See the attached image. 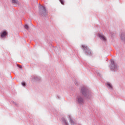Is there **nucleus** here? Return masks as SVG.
Instances as JSON below:
<instances>
[{
    "mask_svg": "<svg viewBox=\"0 0 125 125\" xmlns=\"http://www.w3.org/2000/svg\"><path fill=\"white\" fill-rule=\"evenodd\" d=\"M78 101L79 103H83V98H82L81 97H79L78 98Z\"/></svg>",
    "mask_w": 125,
    "mask_h": 125,
    "instance_id": "f257e3e1",
    "label": "nucleus"
},
{
    "mask_svg": "<svg viewBox=\"0 0 125 125\" xmlns=\"http://www.w3.org/2000/svg\"><path fill=\"white\" fill-rule=\"evenodd\" d=\"M7 35V33L6 32V31H3L1 34V37L4 38V37H6Z\"/></svg>",
    "mask_w": 125,
    "mask_h": 125,
    "instance_id": "f03ea898",
    "label": "nucleus"
},
{
    "mask_svg": "<svg viewBox=\"0 0 125 125\" xmlns=\"http://www.w3.org/2000/svg\"><path fill=\"white\" fill-rule=\"evenodd\" d=\"M99 38H100L101 40H102L103 41H106V39L105 38V37H104L102 35H99Z\"/></svg>",
    "mask_w": 125,
    "mask_h": 125,
    "instance_id": "7ed1b4c3",
    "label": "nucleus"
},
{
    "mask_svg": "<svg viewBox=\"0 0 125 125\" xmlns=\"http://www.w3.org/2000/svg\"><path fill=\"white\" fill-rule=\"evenodd\" d=\"M41 10L42 11H43L44 13H45V12H46V10H45V8H44V7H43V6L41 7Z\"/></svg>",
    "mask_w": 125,
    "mask_h": 125,
    "instance_id": "20e7f679",
    "label": "nucleus"
},
{
    "mask_svg": "<svg viewBox=\"0 0 125 125\" xmlns=\"http://www.w3.org/2000/svg\"><path fill=\"white\" fill-rule=\"evenodd\" d=\"M86 53H87V54H88V55H91V51H90V50H87L86 51Z\"/></svg>",
    "mask_w": 125,
    "mask_h": 125,
    "instance_id": "39448f33",
    "label": "nucleus"
},
{
    "mask_svg": "<svg viewBox=\"0 0 125 125\" xmlns=\"http://www.w3.org/2000/svg\"><path fill=\"white\" fill-rule=\"evenodd\" d=\"M13 3H18L17 0H12Z\"/></svg>",
    "mask_w": 125,
    "mask_h": 125,
    "instance_id": "423d86ee",
    "label": "nucleus"
},
{
    "mask_svg": "<svg viewBox=\"0 0 125 125\" xmlns=\"http://www.w3.org/2000/svg\"><path fill=\"white\" fill-rule=\"evenodd\" d=\"M82 47H83V48H84L85 50H87V48L85 46V45H83Z\"/></svg>",
    "mask_w": 125,
    "mask_h": 125,
    "instance_id": "0eeeda50",
    "label": "nucleus"
},
{
    "mask_svg": "<svg viewBox=\"0 0 125 125\" xmlns=\"http://www.w3.org/2000/svg\"><path fill=\"white\" fill-rule=\"evenodd\" d=\"M107 85L109 88H112V85H111L109 83H107Z\"/></svg>",
    "mask_w": 125,
    "mask_h": 125,
    "instance_id": "6e6552de",
    "label": "nucleus"
},
{
    "mask_svg": "<svg viewBox=\"0 0 125 125\" xmlns=\"http://www.w3.org/2000/svg\"><path fill=\"white\" fill-rule=\"evenodd\" d=\"M24 28L28 30L29 29V26L27 25H25L24 26Z\"/></svg>",
    "mask_w": 125,
    "mask_h": 125,
    "instance_id": "1a4fd4ad",
    "label": "nucleus"
},
{
    "mask_svg": "<svg viewBox=\"0 0 125 125\" xmlns=\"http://www.w3.org/2000/svg\"><path fill=\"white\" fill-rule=\"evenodd\" d=\"M60 1L62 4H64V1L63 0H60Z\"/></svg>",
    "mask_w": 125,
    "mask_h": 125,
    "instance_id": "9d476101",
    "label": "nucleus"
},
{
    "mask_svg": "<svg viewBox=\"0 0 125 125\" xmlns=\"http://www.w3.org/2000/svg\"><path fill=\"white\" fill-rule=\"evenodd\" d=\"M21 84L23 85V86H25V85H26V83H22Z\"/></svg>",
    "mask_w": 125,
    "mask_h": 125,
    "instance_id": "9b49d317",
    "label": "nucleus"
},
{
    "mask_svg": "<svg viewBox=\"0 0 125 125\" xmlns=\"http://www.w3.org/2000/svg\"><path fill=\"white\" fill-rule=\"evenodd\" d=\"M19 68H21V69L22 68L21 66H19Z\"/></svg>",
    "mask_w": 125,
    "mask_h": 125,
    "instance_id": "f8f14e48",
    "label": "nucleus"
},
{
    "mask_svg": "<svg viewBox=\"0 0 125 125\" xmlns=\"http://www.w3.org/2000/svg\"><path fill=\"white\" fill-rule=\"evenodd\" d=\"M83 94H84V93L83 92H82Z\"/></svg>",
    "mask_w": 125,
    "mask_h": 125,
    "instance_id": "ddd939ff",
    "label": "nucleus"
}]
</instances>
